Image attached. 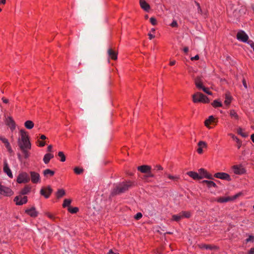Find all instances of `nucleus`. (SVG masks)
<instances>
[{
	"instance_id": "obj_60",
	"label": "nucleus",
	"mask_w": 254,
	"mask_h": 254,
	"mask_svg": "<svg viewBox=\"0 0 254 254\" xmlns=\"http://www.w3.org/2000/svg\"><path fill=\"white\" fill-rule=\"evenodd\" d=\"M243 84L244 86L245 87V88H247V83L245 79H243Z\"/></svg>"
},
{
	"instance_id": "obj_16",
	"label": "nucleus",
	"mask_w": 254,
	"mask_h": 254,
	"mask_svg": "<svg viewBox=\"0 0 254 254\" xmlns=\"http://www.w3.org/2000/svg\"><path fill=\"white\" fill-rule=\"evenodd\" d=\"M217 121L216 119H215L213 116H210L204 121V125L207 128H211V127H209V125L213 124V123L216 124Z\"/></svg>"
},
{
	"instance_id": "obj_33",
	"label": "nucleus",
	"mask_w": 254,
	"mask_h": 254,
	"mask_svg": "<svg viewBox=\"0 0 254 254\" xmlns=\"http://www.w3.org/2000/svg\"><path fill=\"white\" fill-rule=\"evenodd\" d=\"M34 125L33 122L30 120L26 121L24 123L25 127L28 129H32L34 127Z\"/></svg>"
},
{
	"instance_id": "obj_10",
	"label": "nucleus",
	"mask_w": 254,
	"mask_h": 254,
	"mask_svg": "<svg viewBox=\"0 0 254 254\" xmlns=\"http://www.w3.org/2000/svg\"><path fill=\"white\" fill-rule=\"evenodd\" d=\"M214 177L216 178L226 180L227 181H231V178L230 176L228 174L224 172L216 173L214 174Z\"/></svg>"
},
{
	"instance_id": "obj_4",
	"label": "nucleus",
	"mask_w": 254,
	"mask_h": 254,
	"mask_svg": "<svg viewBox=\"0 0 254 254\" xmlns=\"http://www.w3.org/2000/svg\"><path fill=\"white\" fill-rule=\"evenodd\" d=\"M241 194L242 192H239L232 196L219 197L216 198L215 201L219 203L227 202L236 199L238 197H239Z\"/></svg>"
},
{
	"instance_id": "obj_29",
	"label": "nucleus",
	"mask_w": 254,
	"mask_h": 254,
	"mask_svg": "<svg viewBox=\"0 0 254 254\" xmlns=\"http://www.w3.org/2000/svg\"><path fill=\"white\" fill-rule=\"evenodd\" d=\"M230 116L233 119L235 120H238L239 119V116L237 113L234 110H230L229 112Z\"/></svg>"
},
{
	"instance_id": "obj_63",
	"label": "nucleus",
	"mask_w": 254,
	"mask_h": 254,
	"mask_svg": "<svg viewBox=\"0 0 254 254\" xmlns=\"http://www.w3.org/2000/svg\"><path fill=\"white\" fill-rule=\"evenodd\" d=\"M183 51H184V52L185 53H188V52L189 51V48H188V47H185V48L183 49Z\"/></svg>"
},
{
	"instance_id": "obj_59",
	"label": "nucleus",
	"mask_w": 254,
	"mask_h": 254,
	"mask_svg": "<svg viewBox=\"0 0 254 254\" xmlns=\"http://www.w3.org/2000/svg\"><path fill=\"white\" fill-rule=\"evenodd\" d=\"M52 148H53V146L52 145H49L48 146V148H47V150L49 152H51L52 151Z\"/></svg>"
},
{
	"instance_id": "obj_34",
	"label": "nucleus",
	"mask_w": 254,
	"mask_h": 254,
	"mask_svg": "<svg viewBox=\"0 0 254 254\" xmlns=\"http://www.w3.org/2000/svg\"><path fill=\"white\" fill-rule=\"evenodd\" d=\"M31 189V187H30L29 186H26L21 190V194L22 195L27 194L30 191Z\"/></svg>"
},
{
	"instance_id": "obj_23",
	"label": "nucleus",
	"mask_w": 254,
	"mask_h": 254,
	"mask_svg": "<svg viewBox=\"0 0 254 254\" xmlns=\"http://www.w3.org/2000/svg\"><path fill=\"white\" fill-rule=\"evenodd\" d=\"M187 174L194 180H199L202 179V177L199 176L198 173L195 172L189 171L187 173Z\"/></svg>"
},
{
	"instance_id": "obj_14",
	"label": "nucleus",
	"mask_w": 254,
	"mask_h": 254,
	"mask_svg": "<svg viewBox=\"0 0 254 254\" xmlns=\"http://www.w3.org/2000/svg\"><path fill=\"white\" fill-rule=\"evenodd\" d=\"M6 124L9 126L10 130L12 131L16 127L15 123L12 117H8L6 119Z\"/></svg>"
},
{
	"instance_id": "obj_52",
	"label": "nucleus",
	"mask_w": 254,
	"mask_h": 254,
	"mask_svg": "<svg viewBox=\"0 0 254 254\" xmlns=\"http://www.w3.org/2000/svg\"><path fill=\"white\" fill-rule=\"evenodd\" d=\"M154 170L157 171H161L163 170V167L159 165H157L155 167Z\"/></svg>"
},
{
	"instance_id": "obj_38",
	"label": "nucleus",
	"mask_w": 254,
	"mask_h": 254,
	"mask_svg": "<svg viewBox=\"0 0 254 254\" xmlns=\"http://www.w3.org/2000/svg\"><path fill=\"white\" fill-rule=\"evenodd\" d=\"M74 172L77 175H80L83 172L84 170L78 167H76L73 169Z\"/></svg>"
},
{
	"instance_id": "obj_22",
	"label": "nucleus",
	"mask_w": 254,
	"mask_h": 254,
	"mask_svg": "<svg viewBox=\"0 0 254 254\" xmlns=\"http://www.w3.org/2000/svg\"><path fill=\"white\" fill-rule=\"evenodd\" d=\"M198 148L197 149V152L198 154H202L203 152V148H205L207 146V144L205 142L203 141H200L198 143Z\"/></svg>"
},
{
	"instance_id": "obj_17",
	"label": "nucleus",
	"mask_w": 254,
	"mask_h": 254,
	"mask_svg": "<svg viewBox=\"0 0 254 254\" xmlns=\"http://www.w3.org/2000/svg\"><path fill=\"white\" fill-rule=\"evenodd\" d=\"M25 212L32 217H37L38 214L35 207L26 209Z\"/></svg>"
},
{
	"instance_id": "obj_9",
	"label": "nucleus",
	"mask_w": 254,
	"mask_h": 254,
	"mask_svg": "<svg viewBox=\"0 0 254 254\" xmlns=\"http://www.w3.org/2000/svg\"><path fill=\"white\" fill-rule=\"evenodd\" d=\"M233 173L236 175H242L246 172L245 169L241 165H236L232 167Z\"/></svg>"
},
{
	"instance_id": "obj_48",
	"label": "nucleus",
	"mask_w": 254,
	"mask_h": 254,
	"mask_svg": "<svg viewBox=\"0 0 254 254\" xmlns=\"http://www.w3.org/2000/svg\"><path fill=\"white\" fill-rule=\"evenodd\" d=\"M150 22L153 25L157 24V20L154 17H151L150 18Z\"/></svg>"
},
{
	"instance_id": "obj_54",
	"label": "nucleus",
	"mask_w": 254,
	"mask_h": 254,
	"mask_svg": "<svg viewBox=\"0 0 254 254\" xmlns=\"http://www.w3.org/2000/svg\"><path fill=\"white\" fill-rule=\"evenodd\" d=\"M204 178H207L208 179H212V175L210 174H208V173H207V174H206V175L204 176Z\"/></svg>"
},
{
	"instance_id": "obj_37",
	"label": "nucleus",
	"mask_w": 254,
	"mask_h": 254,
	"mask_svg": "<svg viewBox=\"0 0 254 254\" xmlns=\"http://www.w3.org/2000/svg\"><path fill=\"white\" fill-rule=\"evenodd\" d=\"M182 219V217L181 216V214L179 213L178 214H175V215H172V219L171 220L172 221H176V222H179Z\"/></svg>"
},
{
	"instance_id": "obj_28",
	"label": "nucleus",
	"mask_w": 254,
	"mask_h": 254,
	"mask_svg": "<svg viewBox=\"0 0 254 254\" xmlns=\"http://www.w3.org/2000/svg\"><path fill=\"white\" fill-rule=\"evenodd\" d=\"M199 248L201 249H218V248L216 246H212L210 245H206V244H201L199 246Z\"/></svg>"
},
{
	"instance_id": "obj_24",
	"label": "nucleus",
	"mask_w": 254,
	"mask_h": 254,
	"mask_svg": "<svg viewBox=\"0 0 254 254\" xmlns=\"http://www.w3.org/2000/svg\"><path fill=\"white\" fill-rule=\"evenodd\" d=\"M0 140H1L4 144L5 147L8 149V151L11 150L10 143H9L7 139L3 136H0Z\"/></svg>"
},
{
	"instance_id": "obj_56",
	"label": "nucleus",
	"mask_w": 254,
	"mask_h": 254,
	"mask_svg": "<svg viewBox=\"0 0 254 254\" xmlns=\"http://www.w3.org/2000/svg\"><path fill=\"white\" fill-rule=\"evenodd\" d=\"M248 254H254V248H252L250 249L248 253Z\"/></svg>"
},
{
	"instance_id": "obj_20",
	"label": "nucleus",
	"mask_w": 254,
	"mask_h": 254,
	"mask_svg": "<svg viewBox=\"0 0 254 254\" xmlns=\"http://www.w3.org/2000/svg\"><path fill=\"white\" fill-rule=\"evenodd\" d=\"M194 83L196 88L199 90H201V88L204 86L201 77L200 76H197L195 78Z\"/></svg>"
},
{
	"instance_id": "obj_40",
	"label": "nucleus",
	"mask_w": 254,
	"mask_h": 254,
	"mask_svg": "<svg viewBox=\"0 0 254 254\" xmlns=\"http://www.w3.org/2000/svg\"><path fill=\"white\" fill-rule=\"evenodd\" d=\"M71 201L70 199H65L63 204V207L65 208L66 207L69 206L71 203Z\"/></svg>"
},
{
	"instance_id": "obj_15",
	"label": "nucleus",
	"mask_w": 254,
	"mask_h": 254,
	"mask_svg": "<svg viewBox=\"0 0 254 254\" xmlns=\"http://www.w3.org/2000/svg\"><path fill=\"white\" fill-rule=\"evenodd\" d=\"M19 133L20 137L18 139V142L29 139L27 132L24 129H20Z\"/></svg>"
},
{
	"instance_id": "obj_46",
	"label": "nucleus",
	"mask_w": 254,
	"mask_h": 254,
	"mask_svg": "<svg viewBox=\"0 0 254 254\" xmlns=\"http://www.w3.org/2000/svg\"><path fill=\"white\" fill-rule=\"evenodd\" d=\"M45 215L50 219L54 221L56 219V217L55 215H54L53 214L50 213V212H46L45 213Z\"/></svg>"
},
{
	"instance_id": "obj_31",
	"label": "nucleus",
	"mask_w": 254,
	"mask_h": 254,
	"mask_svg": "<svg viewBox=\"0 0 254 254\" xmlns=\"http://www.w3.org/2000/svg\"><path fill=\"white\" fill-rule=\"evenodd\" d=\"M202 183L204 184H205L207 187L208 188H211L214 187L216 188L217 187L216 184L212 181H208V180H203L202 181Z\"/></svg>"
},
{
	"instance_id": "obj_25",
	"label": "nucleus",
	"mask_w": 254,
	"mask_h": 254,
	"mask_svg": "<svg viewBox=\"0 0 254 254\" xmlns=\"http://www.w3.org/2000/svg\"><path fill=\"white\" fill-rule=\"evenodd\" d=\"M53 158H54V155L53 154L47 153L44 156L43 161L46 164H47Z\"/></svg>"
},
{
	"instance_id": "obj_13",
	"label": "nucleus",
	"mask_w": 254,
	"mask_h": 254,
	"mask_svg": "<svg viewBox=\"0 0 254 254\" xmlns=\"http://www.w3.org/2000/svg\"><path fill=\"white\" fill-rule=\"evenodd\" d=\"M3 172L11 179L13 178V175L8 164L6 160L3 162Z\"/></svg>"
},
{
	"instance_id": "obj_61",
	"label": "nucleus",
	"mask_w": 254,
	"mask_h": 254,
	"mask_svg": "<svg viewBox=\"0 0 254 254\" xmlns=\"http://www.w3.org/2000/svg\"><path fill=\"white\" fill-rule=\"evenodd\" d=\"M2 100L3 102L5 104H6L8 102V100L4 97L2 98Z\"/></svg>"
},
{
	"instance_id": "obj_43",
	"label": "nucleus",
	"mask_w": 254,
	"mask_h": 254,
	"mask_svg": "<svg viewBox=\"0 0 254 254\" xmlns=\"http://www.w3.org/2000/svg\"><path fill=\"white\" fill-rule=\"evenodd\" d=\"M198 172H199V176H200L201 177H202V179L203 178H204V176L206 175V174H207V171L204 169H203V168H201L199 170H198Z\"/></svg>"
},
{
	"instance_id": "obj_18",
	"label": "nucleus",
	"mask_w": 254,
	"mask_h": 254,
	"mask_svg": "<svg viewBox=\"0 0 254 254\" xmlns=\"http://www.w3.org/2000/svg\"><path fill=\"white\" fill-rule=\"evenodd\" d=\"M108 55L109 57L113 60H116L118 58V53L117 52L112 49L111 48H110L108 49Z\"/></svg>"
},
{
	"instance_id": "obj_21",
	"label": "nucleus",
	"mask_w": 254,
	"mask_h": 254,
	"mask_svg": "<svg viewBox=\"0 0 254 254\" xmlns=\"http://www.w3.org/2000/svg\"><path fill=\"white\" fill-rule=\"evenodd\" d=\"M151 169V167L148 165H141L137 167V170L143 173H148Z\"/></svg>"
},
{
	"instance_id": "obj_42",
	"label": "nucleus",
	"mask_w": 254,
	"mask_h": 254,
	"mask_svg": "<svg viewBox=\"0 0 254 254\" xmlns=\"http://www.w3.org/2000/svg\"><path fill=\"white\" fill-rule=\"evenodd\" d=\"M146 173H147V174L143 176V179L144 181L148 182L147 178L148 177H151V178L154 177V175L151 173L150 171L149 172Z\"/></svg>"
},
{
	"instance_id": "obj_19",
	"label": "nucleus",
	"mask_w": 254,
	"mask_h": 254,
	"mask_svg": "<svg viewBox=\"0 0 254 254\" xmlns=\"http://www.w3.org/2000/svg\"><path fill=\"white\" fill-rule=\"evenodd\" d=\"M139 4L141 8L145 11H148L150 9L149 4L145 0H139Z\"/></svg>"
},
{
	"instance_id": "obj_36",
	"label": "nucleus",
	"mask_w": 254,
	"mask_h": 254,
	"mask_svg": "<svg viewBox=\"0 0 254 254\" xmlns=\"http://www.w3.org/2000/svg\"><path fill=\"white\" fill-rule=\"evenodd\" d=\"M212 106L214 108L221 107L222 106V103L218 100H215L212 103Z\"/></svg>"
},
{
	"instance_id": "obj_30",
	"label": "nucleus",
	"mask_w": 254,
	"mask_h": 254,
	"mask_svg": "<svg viewBox=\"0 0 254 254\" xmlns=\"http://www.w3.org/2000/svg\"><path fill=\"white\" fill-rule=\"evenodd\" d=\"M55 172L49 169H47L43 171V175L46 177H52L54 175Z\"/></svg>"
},
{
	"instance_id": "obj_32",
	"label": "nucleus",
	"mask_w": 254,
	"mask_h": 254,
	"mask_svg": "<svg viewBox=\"0 0 254 254\" xmlns=\"http://www.w3.org/2000/svg\"><path fill=\"white\" fill-rule=\"evenodd\" d=\"M65 194V190L64 189H59L56 193V197L60 198Z\"/></svg>"
},
{
	"instance_id": "obj_35",
	"label": "nucleus",
	"mask_w": 254,
	"mask_h": 254,
	"mask_svg": "<svg viewBox=\"0 0 254 254\" xmlns=\"http://www.w3.org/2000/svg\"><path fill=\"white\" fill-rule=\"evenodd\" d=\"M180 213L182 219L184 218H189L191 216V213L190 211H182Z\"/></svg>"
},
{
	"instance_id": "obj_49",
	"label": "nucleus",
	"mask_w": 254,
	"mask_h": 254,
	"mask_svg": "<svg viewBox=\"0 0 254 254\" xmlns=\"http://www.w3.org/2000/svg\"><path fill=\"white\" fill-rule=\"evenodd\" d=\"M142 217V214L140 212H138L136 214V215L134 216V218L136 220H139Z\"/></svg>"
},
{
	"instance_id": "obj_8",
	"label": "nucleus",
	"mask_w": 254,
	"mask_h": 254,
	"mask_svg": "<svg viewBox=\"0 0 254 254\" xmlns=\"http://www.w3.org/2000/svg\"><path fill=\"white\" fill-rule=\"evenodd\" d=\"M237 39L241 42L246 43L249 39L248 35L243 30H240L237 34Z\"/></svg>"
},
{
	"instance_id": "obj_2",
	"label": "nucleus",
	"mask_w": 254,
	"mask_h": 254,
	"mask_svg": "<svg viewBox=\"0 0 254 254\" xmlns=\"http://www.w3.org/2000/svg\"><path fill=\"white\" fill-rule=\"evenodd\" d=\"M18 145L23 154L24 157L25 159L28 158L30 155L29 150L31 148V144L29 139L18 142Z\"/></svg>"
},
{
	"instance_id": "obj_11",
	"label": "nucleus",
	"mask_w": 254,
	"mask_h": 254,
	"mask_svg": "<svg viewBox=\"0 0 254 254\" xmlns=\"http://www.w3.org/2000/svg\"><path fill=\"white\" fill-rule=\"evenodd\" d=\"M27 197L26 196H22L21 195L16 196L14 198V201L17 205H21L25 204L27 202Z\"/></svg>"
},
{
	"instance_id": "obj_57",
	"label": "nucleus",
	"mask_w": 254,
	"mask_h": 254,
	"mask_svg": "<svg viewBox=\"0 0 254 254\" xmlns=\"http://www.w3.org/2000/svg\"><path fill=\"white\" fill-rule=\"evenodd\" d=\"M195 3L196 5V6H197L198 7V11H201V9L200 8V5H199V3L198 2H197V1H195Z\"/></svg>"
},
{
	"instance_id": "obj_50",
	"label": "nucleus",
	"mask_w": 254,
	"mask_h": 254,
	"mask_svg": "<svg viewBox=\"0 0 254 254\" xmlns=\"http://www.w3.org/2000/svg\"><path fill=\"white\" fill-rule=\"evenodd\" d=\"M246 241L247 243L248 242H249L250 241H254V237L252 235H250L249 236V238H248L246 240Z\"/></svg>"
},
{
	"instance_id": "obj_45",
	"label": "nucleus",
	"mask_w": 254,
	"mask_h": 254,
	"mask_svg": "<svg viewBox=\"0 0 254 254\" xmlns=\"http://www.w3.org/2000/svg\"><path fill=\"white\" fill-rule=\"evenodd\" d=\"M237 132L239 134L241 135L242 137H246L247 135L246 133L243 132V129L241 127H239L237 129Z\"/></svg>"
},
{
	"instance_id": "obj_51",
	"label": "nucleus",
	"mask_w": 254,
	"mask_h": 254,
	"mask_svg": "<svg viewBox=\"0 0 254 254\" xmlns=\"http://www.w3.org/2000/svg\"><path fill=\"white\" fill-rule=\"evenodd\" d=\"M170 26L172 27H177L178 25L177 21L174 20L173 22L171 23Z\"/></svg>"
},
{
	"instance_id": "obj_12",
	"label": "nucleus",
	"mask_w": 254,
	"mask_h": 254,
	"mask_svg": "<svg viewBox=\"0 0 254 254\" xmlns=\"http://www.w3.org/2000/svg\"><path fill=\"white\" fill-rule=\"evenodd\" d=\"M31 180L33 184H37L40 182V176L39 173L31 171L30 172Z\"/></svg>"
},
{
	"instance_id": "obj_55",
	"label": "nucleus",
	"mask_w": 254,
	"mask_h": 254,
	"mask_svg": "<svg viewBox=\"0 0 254 254\" xmlns=\"http://www.w3.org/2000/svg\"><path fill=\"white\" fill-rule=\"evenodd\" d=\"M199 59V56L198 55H196L194 57H191L190 58V60L191 61H194V60H198Z\"/></svg>"
},
{
	"instance_id": "obj_39",
	"label": "nucleus",
	"mask_w": 254,
	"mask_h": 254,
	"mask_svg": "<svg viewBox=\"0 0 254 254\" xmlns=\"http://www.w3.org/2000/svg\"><path fill=\"white\" fill-rule=\"evenodd\" d=\"M167 176L169 179L173 180L174 181H178V180L180 179L179 176H173L170 174H168Z\"/></svg>"
},
{
	"instance_id": "obj_53",
	"label": "nucleus",
	"mask_w": 254,
	"mask_h": 254,
	"mask_svg": "<svg viewBox=\"0 0 254 254\" xmlns=\"http://www.w3.org/2000/svg\"><path fill=\"white\" fill-rule=\"evenodd\" d=\"M38 144H39V146H40V147H43L44 146H45V142L43 141H40V140H38L37 141Z\"/></svg>"
},
{
	"instance_id": "obj_7",
	"label": "nucleus",
	"mask_w": 254,
	"mask_h": 254,
	"mask_svg": "<svg viewBox=\"0 0 254 254\" xmlns=\"http://www.w3.org/2000/svg\"><path fill=\"white\" fill-rule=\"evenodd\" d=\"M53 192V189L50 186L42 188L40 190L41 195L44 196L46 198H48Z\"/></svg>"
},
{
	"instance_id": "obj_6",
	"label": "nucleus",
	"mask_w": 254,
	"mask_h": 254,
	"mask_svg": "<svg viewBox=\"0 0 254 254\" xmlns=\"http://www.w3.org/2000/svg\"><path fill=\"white\" fill-rule=\"evenodd\" d=\"M0 194L4 196H10L13 194V192L9 188L2 185L0 182Z\"/></svg>"
},
{
	"instance_id": "obj_47",
	"label": "nucleus",
	"mask_w": 254,
	"mask_h": 254,
	"mask_svg": "<svg viewBox=\"0 0 254 254\" xmlns=\"http://www.w3.org/2000/svg\"><path fill=\"white\" fill-rule=\"evenodd\" d=\"M201 90H202L203 92H204L205 93H206V94H207L208 95H212V92L209 91V90L208 88L203 86L201 88Z\"/></svg>"
},
{
	"instance_id": "obj_1",
	"label": "nucleus",
	"mask_w": 254,
	"mask_h": 254,
	"mask_svg": "<svg viewBox=\"0 0 254 254\" xmlns=\"http://www.w3.org/2000/svg\"><path fill=\"white\" fill-rule=\"evenodd\" d=\"M133 183L130 181L123 182L116 184L112 190V195L119 194L124 193L132 187Z\"/></svg>"
},
{
	"instance_id": "obj_44",
	"label": "nucleus",
	"mask_w": 254,
	"mask_h": 254,
	"mask_svg": "<svg viewBox=\"0 0 254 254\" xmlns=\"http://www.w3.org/2000/svg\"><path fill=\"white\" fill-rule=\"evenodd\" d=\"M68 211L72 214L76 213L78 211V208L76 207H68Z\"/></svg>"
},
{
	"instance_id": "obj_62",
	"label": "nucleus",
	"mask_w": 254,
	"mask_h": 254,
	"mask_svg": "<svg viewBox=\"0 0 254 254\" xmlns=\"http://www.w3.org/2000/svg\"><path fill=\"white\" fill-rule=\"evenodd\" d=\"M175 64H176V61L174 60V61H171L169 63V64L171 66H173V65H175Z\"/></svg>"
},
{
	"instance_id": "obj_26",
	"label": "nucleus",
	"mask_w": 254,
	"mask_h": 254,
	"mask_svg": "<svg viewBox=\"0 0 254 254\" xmlns=\"http://www.w3.org/2000/svg\"><path fill=\"white\" fill-rule=\"evenodd\" d=\"M232 138L234 140V141H236L237 144V147L238 149L240 148L242 146V141L234 134L232 133H230L229 134Z\"/></svg>"
},
{
	"instance_id": "obj_5",
	"label": "nucleus",
	"mask_w": 254,
	"mask_h": 254,
	"mask_svg": "<svg viewBox=\"0 0 254 254\" xmlns=\"http://www.w3.org/2000/svg\"><path fill=\"white\" fill-rule=\"evenodd\" d=\"M30 180L29 175L26 172H22L18 175L16 181L19 184L27 183Z\"/></svg>"
},
{
	"instance_id": "obj_64",
	"label": "nucleus",
	"mask_w": 254,
	"mask_h": 254,
	"mask_svg": "<svg viewBox=\"0 0 254 254\" xmlns=\"http://www.w3.org/2000/svg\"><path fill=\"white\" fill-rule=\"evenodd\" d=\"M251 139L252 141L254 143V133L252 134L251 136Z\"/></svg>"
},
{
	"instance_id": "obj_41",
	"label": "nucleus",
	"mask_w": 254,
	"mask_h": 254,
	"mask_svg": "<svg viewBox=\"0 0 254 254\" xmlns=\"http://www.w3.org/2000/svg\"><path fill=\"white\" fill-rule=\"evenodd\" d=\"M58 156L60 158L61 161L64 162L65 161L66 158H65V156L63 152H62V151L59 152Z\"/></svg>"
},
{
	"instance_id": "obj_3",
	"label": "nucleus",
	"mask_w": 254,
	"mask_h": 254,
	"mask_svg": "<svg viewBox=\"0 0 254 254\" xmlns=\"http://www.w3.org/2000/svg\"><path fill=\"white\" fill-rule=\"evenodd\" d=\"M192 101L194 103H208L209 100L208 97L200 92H196L192 95Z\"/></svg>"
},
{
	"instance_id": "obj_27",
	"label": "nucleus",
	"mask_w": 254,
	"mask_h": 254,
	"mask_svg": "<svg viewBox=\"0 0 254 254\" xmlns=\"http://www.w3.org/2000/svg\"><path fill=\"white\" fill-rule=\"evenodd\" d=\"M232 101V97L229 93H226L225 95L224 103L226 105L229 106Z\"/></svg>"
},
{
	"instance_id": "obj_58",
	"label": "nucleus",
	"mask_w": 254,
	"mask_h": 254,
	"mask_svg": "<svg viewBox=\"0 0 254 254\" xmlns=\"http://www.w3.org/2000/svg\"><path fill=\"white\" fill-rule=\"evenodd\" d=\"M148 35L150 40H151L155 37V36L152 34L151 33H148Z\"/></svg>"
}]
</instances>
